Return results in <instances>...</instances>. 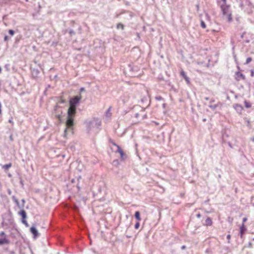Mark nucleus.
<instances>
[{
    "mask_svg": "<svg viewBox=\"0 0 254 254\" xmlns=\"http://www.w3.org/2000/svg\"><path fill=\"white\" fill-rule=\"evenodd\" d=\"M8 33L11 35L13 36L14 35V32L12 30H9L8 31Z\"/></svg>",
    "mask_w": 254,
    "mask_h": 254,
    "instance_id": "nucleus-22",
    "label": "nucleus"
},
{
    "mask_svg": "<svg viewBox=\"0 0 254 254\" xmlns=\"http://www.w3.org/2000/svg\"><path fill=\"white\" fill-rule=\"evenodd\" d=\"M200 25H201V27L203 29L206 28V25H205L204 22L202 20L201 21Z\"/></svg>",
    "mask_w": 254,
    "mask_h": 254,
    "instance_id": "nucleus-15",
    "label": "nucleus"
},
{
    "mask_svg": "<svg viewBox=\"0 0 254 254\" xmlns=\"http://www.w3.org/2000/svg\"><path fill=\"white\" fill-rule=\"evenodd\" d=\"M81 98L76 96L69 101V108L68 109L67 115L68 117L66 122V128L65 129L64 136V137H67L68 132L72 133V127L73 125V117L76 113V105L79 102Z\"/></svg>",
    "mask_w": 254,
    "mask_h": 254,
    "instance_id": "nucleus-1",
    "label": "nucleus"
},
{
    "mask_svg": "<svg viewBox=\"0 0 254 254\" xmlns=\"http://www.w3.org/2000/svg\"><path fill=\"white\" fill-rule=\"evenodd\" d=\"M139 226H140V224H139V222H137V223H136V224L134 225L135 229H138Z\"/></svg>",
    "mask_w": 254,
    "mask_h": 254,
    "instance_id": "nucleus-18",
    "label": "nucleus"
},
{
    "mask_svg": "<svg viewBox=\"0 0 254 254\" xmlns=\"http://www.w3.org/2000/svg\"><path fill=\"white\" fill-rule=\"evenodd\" d=\"M227 238L228 239H230V235H227Z\"/></svg>",
    "mask_w": 254,
    "mask_h": 254,
    "instance_id": "nucleus-33",
    "label": "nucleus"
},
{
    "mask_svg": "<svg viewBox=\"0 0 254 254\" xmlns=\"http://www.w3.org/2000/svg\"><path fill=\"white\" fill-rule=\"evenodd\" d=\"M252 59L251 58L249 57L247 59V60H246V64H249V63H250L251 61H252Z\"/></svg>",
    "mask_w": 254,
    "mask_h": 254,
    "instance_id": "nucleus-17",
    "label": "nucleus"
},
{
    "mask_svg": "<svg viewBox=\"0 0 254 254\" xmlns=\"http://www.w3.org/2000/svg\"><path fill=\"white\" fill-rule=\"evenodd\" d=\"M7 39V36L4 37V40L6 41Z\"/></svg>",
    "mask_w": 254,
    "mask_h": 254,
    "instance_id": "nucleus-30",
    "label": "nucleus"
},
{
    "mask_svg": "<svg viewBox=\"0 0 254 254\" xmlns=\"http://www.w3.org/2000/svg\"><path fill=\"white\" fill-rule=\"evenodd\" d=\"M135 218L138 221H140L141 220V218L140 217V213L139 211H136L135 213Z\"/></svg>",
    "mask_w": 254,
    "mask_h": 254,
    "instance_id": "nucleus-13",
    "label": "nucleus"
},
{
    "mask_svg": "<svg viewBox=\"0 0 254 254\" xmlns=\"http://www.w3.org/2000/svg\"><path fill=\"white\" fill-rule=\"evenodd\" d=\"M117 28L118 29H124V25L123 24H121V23H119L118 25H117Z\"/></svg>",
    "mask_w": 254,
    "mask_h": 254,
    "instance_id": "nucleus-16",
    "label": "nucleus"
},
{
    "mask_svg": "<svg viewBox=\"0 0 254 254\" xmlns=\"http://www.w3.org/2000/svg\"><path fill=\"white\" fill-rule=\"evenodd\" d=\"M155 99L158 101H161L163 100V98L160 96L156 97Z\"/></svg>",
    "mask_w": 254,
    "mask_h": 254,
    "instance_id": "nucleus-20",
    "label": "nucleus"
},
{
    "mask_svg": "<svg viewBox=\"0 0 254 254\" xmlns=\"http://www.w3.org/2000/svg\"><path fill=\"white\" fill-rule=\"evenodd\" d=\"M22 202H23V204H24V203H25V200H24V199H22Z\"/></svg>",
    "mask_w": 254,
    "mask_h": 254,
    "instance_id": "nucleus-36",
    "label": "nucleus"
},
{
    "mask_svg": "<svg viewBox=\"0 0 254 254\" xmlns=\"http://www.w3.org/2000/svg\"><path fill=\"white\" fill-rule=\"evenodd\" d=\"M217 105H210L209 107L212 109V110H215L216 108Z\"/></svg>",
    "mask_w": 254,
    "mask_h": 254,
    "instance_id": "nucleus-23",
    "label": "nucleus"
},
{
    "mask_svg": "<svg viewBox=\"0 0 254 254\" xmlns=\"http://www.w3.org/2000/svg\"><path fill=\"white\" fill-rule=\"evenodd\" d=\"M246 230V229L245 227L244 224H243L242 226L240 228V233L241 236L242 237L243 233Z\"/></svg>",
    "mask_w": 254,
    "mask_h": 254,
    "instance_id": "nucleus-12",
    "label": "nucleus"
},
{
    "mask_svg": "<svg viewBox=\"0 0 254 254\" xmlns=\"http://www.w3.org/2000/svg\"><path fill=\"white\" fill-rule=\"evenodd\" d=\"M236 78L237 80H239L241 78H242L243 79H245V75L239 72H236Z\"/></svg>",
    "mask_w": 254,
    "mask_h": 254,
    "instance_id": "nucleus-7",
    "label": "nucleus"
},
{
    "mask_svg": "<svg viewBox=\"0 0 254 254\" xmlns=\"http://www.w3.org/2000/svg\"><path fill=\"white\" fill-rule=\"evenodd\" d=\"M111 107H110L107 110V111L106 112V116L107 118H109L111 117L112 116V113L111 112Z\"/></svg>",
    "mask_w": 254,
    "mask_h": 254,
    "instance_id": "nucleus-10",
    "label": "nucleus"
},
{
    "mask_svg": "<svg viewBox=\"0 0 254 254\" xmlns=\"http://www.w3.org/2000/svg\"><path fill=\"white\" fill-rule=\"evenodd\" d=\"M8 193H9V194H11V190H8Z\"/></svg>",
    "mask_w": 254,
    "mask_h": 254,
    "instance_id": "nucleus-37",
    "label": "nucleus"
},
{
    "mask_svg": "<svg viewBox=\"0 0 254 254\" xmlns=\"http://www.w3.org/2000/svg\"><path fill=\"white\" fill-rule=\"evenodd\" d=\"M222 12L223 18L230 22L232 20V12L230 6L226 4V0H217Z\"/></svg>",
    "mask_w": 254,
    "mask_h": 254,
    "instance_id": "nucleus-2",
    "label": "nucleus"
},
{
    "mask_svg": "<svg viewBox=\"0 0 254 254\" xmlns=\"http://www.w3.org/2000/svg\"><path fill=\"white\" fill-rule=\"evenodd\" d=\"M138 116V114H136V117H137Z\"/></svg>",
    "mask_w": 254,
    "mask_h": 254,
    "instance_id": "nucleus-41",
    "label": "nucleus"
},
{
    "mask_svg": "<svg viewBox=\"0 0 254 254\" xmlns=\"http://www.w3.org/2000/svg\"><path fill=\"white\" fill-rule=\"evenodd\" d=\"M19 214L22 216V219H25L26 218V213L25 210H21Z\"/></svg>",
    "mask_w": 254,
    "mask_h": 254,
    "instance_id": "nucleus-9",
    "label": "nucleus"
},
{
    "mask_svg": "<svg viewBox=\"0 0 254 254\" xmlns=\"http://www.w3.org/2000/svg\"><path fill=\"white\" fill-rule=\"evenodd\" d=\"M113 163H114V164H117V165H118V164H119V161H118V160H114V161H113Z\"/></svg>",
    "mask_w": 254,
    "mask_h": 254,
    "instance_id": "nucleus-26",
    "label": "nucleus"
},
{
    "mask_svg": "<svg viewBox=\"0 0 254 254\" xmlns=\"http://www.w3.org/2000/svg\"><path fill=\"white\" fill-rule=\"evenodd\" d=\"M251 139L252 141L254 142V137L252 138Z\"/></svg>",
    "mask_w": 254,
    "mask_h": 254,
    "instance_id": "nucleus-35",
    "label": "nucleus"
},
{
    "mask_svg": "<svg viewBox=\"0 0 254 254\" xmlns=\"http://www.w3.org/2000/svg\"><path fill=\"white\" fill-rule=\"evenodd\" d=\"M197 217H198V218L200 217V214H198L197 215Z\"/></svg>",
    "mask_w": 254,
    "mask_h": 254,
    "instance_id": "nucleus-32",
    "label": "nucleus"
},
{
    "mask_svg": "<svg viewBox=\"0 0 254 254\" xmlns=\"http://www.w3.org/2000/svg\"><path fill=\"white\" fill-rule=\"evenodd\" d=\"M12 199L16 203V205L18 207H20L19 206V202L18 201V199L16 198V197L15 196H12Z\"/></svg>",
    "mask_w": 254,
    "mask_h": 254,
    "instance_id": "nucleus-14",
    "label": "nucleus"
},
{
    "mask_svg": "<svg viewBox=\"0 0 254 254\" xmlns=\"http://www.w3.org/2000/svg\"><path fill=\"white\" fill-rule=\"evenodd\" d=\"M185 248H186V247H185V246H183L182 247V249H185Z\"/></svg>",
    "mask_w": 254,
    "mask_h": 254,
    "instance_id": "nucleus-34",
    "label": "nucleus"
},
{
    "mask_svg": "<svg viewBox=\"0 0 254 254\" xmlns=\"http://www.w3.org/2000/svg\"><path fill=\"white\" fill-rule=\"evenodd\" d=\"M9 240L7 236L4 232H0V245H8L9 244Z\"/></svg>",
    "mask_w": 254,
    "mask_h": 254,
    "instance_id": "nucleus-4",
    "label": "nucleus"
},
{
    "mask_svg": "<svg viewBox=\"0 0 254 254\" xmlns=\"http://www.w3.org/2000/svg\"><path fill=\"white\" fill-rule=\"evenodd\" d=\"M110 142L114 146H116L117 148H118V146H119L118 144H117L115 142H114L113 141L110 140Z\"/></svg>",
    "mask_w": 254,
    "mask_h": 254,
    "instance_id": "nucleus-21",
    "label": "nucleus"
},
{
    "mask_svg": "<svg viewBox=\"0 0 254 254\" xmlns=\"http://www.w3.org/2000/svg\"><path fill=\"white\" fill-rule=\"evenodd\" d=\"M8 176H9V177H11V175H10V174H9V175H8Z\"/></svg>",
    "mask_w": 254,
    "mask_h": 254,
    "instance_id": "nucleus-42",
    "label": "nucleus"
},
{
    "mask_svg": "<svg viewBox=\"0 0 254 254\" xmlns=\"http://www.w3.org/2000/svg\"><path fill=\"white\" fill-rule=\"evenodd\" d=\"M80 90V91H83L84 90V88L82 87V88H81Z\"/></svg>",
    "mask_w": 254,
    "mask_h": 254,
    "instance_id": "nucleus-29",
    "label": "nucleus"
},
{
    "mask_svg": "<svg viewBox=\"0 0 254 254\" xmlns=\"http://www.w3.org/2000/svg\"><path fill=\"white\" fill-rule=\"evenodd\" d=\"M12 166V164L11 163H8V164H5V165H4L2 166V168L5 170H8L9 168H10Z\"/></svg>",
    "mask_w": 254,
    "mask_h": 254,
    "instance_id": "nucleus-11",
    "label": "nucleus"
},
{
    "mask_svg": "<svg viewBox=\"0 0 254 254\" xmlns=\"http://www.w3.org/2000/svg\"><path fill=\"white\" fill-rule=\"evenodd\" d=\"M212 224V220L210 218L208 217L205 222V225L206 226H211Z\"/></svg>",
    "mask_w": 254,
    "mask_h": 254,
    "instance_id": "nucleus-8",
    "label": "nucleus"
},
{
    "mask_svg": "<svg viewBox=\"0 0 254 254\" xmlns=\"http://www.w3.org/2000/svg\"><path fill=\"white\" fill-rule=\"evenodd\" d=\"M95 124L97 125V127H99L101 125V122L98 121L97 120H94L93 121H88L85 122L86 127L89 131L91 130L92 127H94Z\"/></svg>",
    "mask_w": 254,
    "mask_h": 254,
    "instance_id": "nucleus-3",
    "label": "nucleus"
},
{
    "mask_svg": "<svg viewBox=\"0 0 254 254\" xmlns=\"http://www.w3.org/2000/svg\"><path fill=\"white\" fill-rule=\"evenodd\" d=\"M116 152H118L120 154L121 158L122 160H124L125 159V158H126L125 154L123 150L121 149V148L120 146H118L117 150Z\"/></svg>",
    "mask_w": 254,
    "mask_h": 254,
    "instance_id": "nucleus-5",
    "label": "nucleus"
},
{
    "mask_svg": "<svg viewBox=\"0 0 254 254\" xmlns=\"http://www.w3.org/2000/svg\"><path fill=\"white\" fill-rule=\"evenodd\" d=\"M22 222L25 225L26 227L28 226V224L27 222L25 219H22Z\"/></svg>",
    "mask_w": 254,
    "mask_h": 254,
    "instance_id": "nucleus-19",
    "label": "nucleus"
},
{
    "mask_svg": "<svg viewBox=\"0 0 254 254\" xmlns=\"http://www.w3.org/2000/svg\"><path fill=\"white\" fill-rule=\"evenodd\" d=\"M254 71H251V76H254Z\"/></svg>",
    "mask_w": 254,
    "mask_h": 254,
    "instance_id": "nucleus-28",
    "label": "nucleus"
},
{
    "mask_svg": "<svg viewBox=\"0 0 254 254\" xmlns=\"http://www.w3.org/2000/svg\"><path fill=\"white\" fill-rule=\"evenodd\" d=\"M9 123H12V119H10V120H9Z\"/></svg>",
    "mask_w": 254,
    "mask_h": 254,
    "instance_id": "nucleus-31",
    "label": "nucleus"
},
{
    "mask_svg": "<svg viewBox=\"0 0 254 254\" xmlns=\"http://www.w3.org/2000/svg\"><path fill=\"white\" fill-rule=\"evenodd\" d=\"M247 221V218H246V217L244 218H243V224H244V223L245 222H246Z\"/></svg>",
    "mask_w": 254,
    "mask_h": 254,
    "instance_id": "nucleus-27",
    "label": "nucleus"
},
{
    "mask_svg": "<svg viewBox=\"0 0 254 254\" xmlns=\"http://www.w3.org/2000/svg\"><path fill=\"white\" fill-rule=\"evenodd\" d=\"M30 232L33 234L35 238L38 236V232L35 227L33 226L30 228Z\"/></svg>",
    "mask_w": 254,
    "mask_h": 254,
    "instance_id": "nucleus-6",
    "label": "nucleus"
},
{
    "mask_svg": "<svg viewBox=\"0 0 254 254\" xmlns=\"http://www.w3.org/2000/svg\"><path fill=\"white\" fill-rule=\"evenodd\" d=\"M181 75H182L184 77L186 76V73L184 71L182 70L181 72Z\"/></svg>",
    "mask_w": 254,
    "mask_h": 254,
    "instance_id": "nucleus-24",
    "label": "nucleus"
},
{
    "mask_svg": "<svg viewBox=\"0 0 254 254\" xmlns=\"http://www.w3.org/2000/svg\"><path fill=\"white\" fill-rule=\"evenodd\" d=\"M185 79L187 81L188 83L190 82L189 78L187 76L184 77Z\"/></svg>",
    "mask_w": 254,
    "mask_h": 254,
    "instance_id": "nucleus-25",
    "label": "nucleus"
},
{
    "mask_svg": "<svg viewBox=\"0 0 254 254\" xmlns=\"http://www.w3.org/2000/svg\"><path fill=\"white\" fill-rule=\"evenodd\" d=\"M205 99V100H208V97H206Z\"/></svg>",
    "mask_w": 254,
    "mask_h": 254,
    "instance_id": "nucleus-38",
    "label": "nucleus"
},
{
    "mask_svg": "<svg viewBox=\"0 0 254 254\" xmlns=\"http://www.w3.org/2000/svg\"><path fill=\"white\" fill-rule=\"evenodd\" d=\"M1 67H0V72H1Z\"/></svg>",
    "mask_w": 254,
    "mask_h": 254,
    "instance_id": "nucleus-40",
    "label": "nucleus"
},
{
    "mask_svg": "<svg viewBox=\"0 0 254 254\" xmlns=\"http://www.w3.org/2000/svg\"><path fill=\"white\" fill-rule=\"evenodd\" d=\"M246 107H248V108H249V107H250V106H249V105H246Z\"/></svg>",
    "mask_w": 254,
    "mask_h": 254,
    "instance_id": "nucleus-39",
    "label": "nucleus"
}]
</instances>
